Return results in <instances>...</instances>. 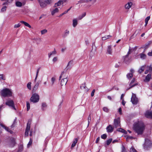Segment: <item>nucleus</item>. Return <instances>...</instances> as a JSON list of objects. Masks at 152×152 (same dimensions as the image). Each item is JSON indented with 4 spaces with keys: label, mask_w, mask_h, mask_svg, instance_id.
<instances>
[{
    "label": "nucleus",
    "mask_w": 152,
    "mask_h": 152,
    "mask_svg": "<svg viewBox=\"0 0 152 152\" xmlns=\"http://www.w3.org/2000/svg\"><path fill=\"white\" fill-rule=\"evenodd\" d=\"M133 129L137 134H142L145 129V125L142 121H138L134 125Z\"/></svg>",
    "instance_id": "f257e3e1"
},
{
    "label": "nucleus",
    "mask_w": 152,
    "mask_h": 152,
    "mask_svg": "<svg viewBox=\"0 0 152 152\" xmlns=\"http://www.w3.org/2000/svg\"><path fill=\"white\" fill-rule=\"evenodd\" d=\"M1 96L3 97H8L11 96L12 93L9 89L6 88L1 91Z\"/></svg>",
    "instance_id": "f03ea898"
},
{
    "label": "nucleus",
    "mask_w": 152,
    "mask_h": 152,
    "mask_svg": "<svg viewBox=\"0 0 152 152\" xmlns=\"http://www.w3.org/2000/svg\"><path fill=\"white\" fill-rule=\"evenodd\" d=\"M39 99V95L36 93H34L32 94L30 100L31 102L33 103L38 102Z\"/></svg>",
    "instance_id": "7ed1b4c3"
},
{
    "label": "nucleus",
    "mask_w": 152,
    "mask_h": 152,
    "mask_svg": "<svg viewBox=\"0 0 152 152\" xmlns=\"http://www.w3.org/2000/svg\"><path fill=\"white\" fill-rule=\"evenodd\" d=\"M151 146V141L148 139H146L145 140V143L143 145L144 148L146 150H148L150 148Z\"/></svg>",
    "instance_id": "20e7f679"
},
{
    "label": "nucleus",
    "mask_w": 152,
    "mask_h": 152,
    "mask_svg": "<svg viewBox=\"0 0 152 152\" xmlns=\"http://www.w3.org/2000/svg\"><path fill=\"white\" fill-rule=\"evenodd\" d=\"M113 125L114 127L115 128L121 126L120 118H118L114 119Z\"/></svg>",
    "instance_id": "39448f33"
},
{
    "label": "nucleus",
    "mask_w": 152,
    "mask_h": 152,
    "mask_svg": "<svg viewBox=\"0 0 152 152\" xmlns=\"http://www.w3.org/2000/svg\"><path fill=\"white\" fill-rule=\"evenodd\" d=\"M16 143L15 140L13 138H11L9 140L8 144L10 147H13Z\"/></svg>",
    "instance_id": "423d86ee"
},
{
    "label": "nucleus",
    "mask_w": 152,
    "mask_h": 152,
    "mask_svg": "<svg viewBox=\"0 0 152 152\" xmlns=\"http://www.w3.org/2000/svg\"><path fill=\"white\" fill-rule=\"evenodd\" d=\"M131 101L133 104H137L138 102V99L135 94H132L131 99Z\"/></svg>",
    "instance_id": "0eeeda50"
},
{
    "label": "nucleus",
    "mask_w": 152,
    "mask_h": 152,
    "mask_svg": "<svg viewBox=\"0 0 152 152\" xmlns=\"http://www.w3.org/2000/svg\"><path fill=\"white\" fill-rule=\"evenodd\" d=\"M6 104L9 106L11 107L14 109L16 110L14 105V103L13 100H10L7 101L6 103Z\"/></svg>",
    "instance_id": "6e6552de"
},
{
    "label": "nucleus",
    "mask_w": 152,
    "mask_h": 152,
    "mask_svg": "<svg viewBox=\"0 0 152 152\" xmlns=\"http://www.w3.org/2000/svg\"><path fill=\"white\" fill-rule=\"evenodd\" d=\"M66 1V0H60L57 3L55 4L54 7H56L60 6L62 4L64 3Z\"/></svg>",
    "instance_id": "1a4fd4ad"
},
{
    "label": "nucleus",
    "mask_w": 152,
    "mask_h": 152,
    "mask_svg": "<svg viewBox=\"0 0 152 152\" xmlns=\"http://www.w3.org/2000/svg\"><path fill=\"white\" fill-rule=\"evenodd\" d=\"M131 51V49L130 48H129V51L127 53V54L125 56H124L123 57L124 61L126 63H127L128 62V60H127L126 59V58L128 57L129 56V54L130 53V52Z\"/></svg>",
    "instance_id": "9d476101"
},
{
    "label": "nucleus",
    "mask_w": 152,
    "mask_h": 152,
    "mask_svg": "<svg viewBox=\"0 0 152 152\" xmlns=\"http://www.w3.org/2000/svg\"><path fill=\"white\" fill-rule=\"evenodd\" d=\"M145 116L147 118H152V111H147L145 113Z\"/></svg>",
    "instance_id": "9b49d317"
},
{
    "label": "nucleus",
    "mask_w": 152,
    "mask_h": 152,
    "mask_svg": "<svg viewBox=\"0 0 152 152\" xmlns=\"http://www.w3.org/2000/svg\"><path fill=\"white\" fill-rule=\"evenodd\" d=\"M114 127H113L111 125H110L107 127V132H108L111 133L113 131Z\"/></svg>",
    "instance_id": "f8f14e48"
},
{
    "label": "nucleus",
    "mask_w": 152,
    "mask_h": 152,
    "mask_svg": "<svg viewBox=\"0 0 152 152\" xmlns=\"http://www.w3.org/2000/svg\"><path fill=\"white\" fill-rule=\"evenodd\" d=\"M30 129V127L29 126V124H28L26 126V131L25 133V136H28V132L29 131Z\"/></svg>",
    "instance_id": "ddd939ff"
},
{
    "label": "nucleus",
    "mask_w": 152,
    "mask_h": 152,
    "mask_svg": "<svg viewBox=\"0 0 152 152\" xmlns=\"http://www.w3.org/2000/svg\"><path fill=\"white\" fill-rule=\"evenodd\" d=\"M68 81V79L67 77L62 79L61 81V86L65 85L66 84L67 82Z\"/></svg>",
    "instance_id": "4468645a"
},
{
    "label": "nucleus",
    "mask_w": 152,
    "mask_h": 152,
    "mask_svg": "<svg viewBox=\"0 0 152 152\" xmlns=\"http://www.w3.org/2000/svg\"><path fill=\"white\" fill-rule=\"evenodd\" d=\"M151 74H148L145 77V79L144 80V82H149L151 78Z\"/></svg>",
    "instance_id": "2eb2a0df"
},
{
    "label": "nucleus",
    "mask_w": 152,
    "mask_h": 152,
    "mask_svg": "<svg viewBox=\"0 0 152 152\" xmlns=\"http://www.w3.org/2000/svg\"><path fill=\"white\" fill-rule=\"evenodd\" d=\"M0 125L1 126L4 128L7 131L10 132L11 134H12V133L13 132L10 130L8 127L2 124H1Z\"/></svg>",
    "instance_id": "dca6fc26"
},
{
    "label": "nucleus",
    "mask_w": 152,
    "mask_h": 152,
    "mask_svg": "<svg viewBox=\"0 0 152 152\" xmlns=\"http://www.w3.org/2000/svg\"><path fill=\"white\" fill-rule=\"evenodd\" d=\"M112 52V49L111 48V46L110 45L108 46L107 49V53L109 54H111Z\"/></svg>",
    "instance_id": "f3484780"
},
{
    "label": "nucleus",
    "mask_w": 152,
    "mask_h": 152,
    "mask_svg": "<svg viewBox=\"0 0 152 152\" xmlns=\"http://www.w3.org/2000/svg\"><path fill=\"white\" fill-rule=\"evenodd\" d=\"M135 80L134 78H133L132 80L131 81L130 84V86H131L128 89H129L137 85V84H135L133 85H132V84L135 81Z\"/></svg>",
    "instance_id": "a211bd4d"
},
{
    "label": "nucleus",
    "mask_w": 152,
    "mask_h": 152,
    "mask_svg": "<svg viewBox=\"0 0 152 152\" xmlns=\"http://www.w3.org/2000/svg\"><path fill=\"white\" fill-rule=\"evenodd\" d=\"M44 0H41L40 1H39L40 6L42 8H44L46 6V4L44 2Z\"/></svg>",
    "instance_id": "6ab92c4d"
},
{
    "label": "nucleus",
    "mask_w": 152,
    "mask_h": 152,
    "mask_svg": "<svg viewBox=\"0 0 152 152\" xmlns=\"http://www.w3.org/2000/svg\"><path fill=\"white\" fill-rule=\"evenodd\" d=\"M78 141V139L77 138H75V140L73 142L72 144V145L71 146V148L72 149L74 147L76 143Z\"/></svg>",
    "instance_id": "aec40b11"
},
{
    "label": "nucleus",
    "mask_w": 152,
    "mask_h": 152,
    "mask_svg": "<svg viewBox=\"0 0 152 152\" xmlns=\"http://www.w3.org/2000/svg\"><path fill=\"white\" fill-rule=\"evenodd\" d=\"M56 51L55 50V49L54 48V51L50 52V53H49L48 54V57L49 58H50L51 56L52 55H54L56 54Z\"/></svg>",
    "instance_id": "412c9836"
},
{
    "label": "nucleus",
    "mask_w": 152,
    "mask_h": 152,
    "mask_svg": "<svg viewBox=\"0 0 152 152\" xmlns=\"http://www.w3.org/2000/svg\"><path fill=\"white\" fill-rule=\"evenodd\" d=\"M132 3L131 2H128L125 6V8L126 9H129L131 7Z\"/></svg>",
    "instance_id": "4be33fe9"
},
{
    "label": "nucleus",
    "mask_w": 152,
    "mask_h": 152,
    "mask_svg": "<svg viewBox=\"0 0 152 152\" xmlns=\"http://www.w3.org/2000/svg\"><path fill=\"white\" fill-rule=\"evenodd\" d=\"M77 24V21L76 19H74L73 20V26L74 27H75Z\"/></svg>",
    "instance_id": "5701e85b"
},
{
    "label": "nucleus",
    "mask_w": 152,
    "mask_h": 152,
    "mask_svg": "<svg viewBox=\"0 0 152 152\" xmlns=\"http://www.w3.org/2000/svg\"><path fill=\"white\" fill-rule=\"evenodd\" d=\"M47 107V105L45 103L43 102L42 103V108L43 111L45 110Z\"/></svg>",
    "instance_id": "b1692460"
},
{
    "label": "nucleus",
    "mask_w": 152,
    "mask_h": 152,
    "mask_svg": "<svg viewBox=\"0 0 152 152\" xmlns=\"http://www.w3.org/2000/svg\"><path fill=\"white\" fill-rule=\"evenodd\" d=\"M20 22L23 24L25 26H27L30 28H31V26L28 23L23 21H21Z\"/></svg>",
    "instance_id": "393cba45"
},
{
    "label": "nucleus",
    "mask_w": 152,
    "mask_h": 152,
    "mask_svg": "<svg viewBox=\"0 0 152 152\" xmlns=\"http://www.w3.org/2000/svg\"><path fill=\"white\" fill-rule=\"evenodd\" d=\"M58 11L59 10L58 8H56L51 12L52 15H53L55 13L58 12Z\"/></svg>",
    "instance_id": "a878e982"
},
{
    "label": "nucleus",
    "mask_w": 152,
    "mask_h": 152,
    "mask_svg": "<svg viewBox=\"0 0 152 152\" xmlns=\"http://www.w3.org/2000/svg\"><path fill=\"white\" fill-rule=\"evenodd\" d=\"M69 31L67 30H66L64 34L63 35V37L64 38L66 37L69 34Z\"/></svg>",
    "instance_id": "bb28decb"
},
{
    "label": "nucleus",
    "mask_w": 152,
    "mask_h": 152,
    "mask_svg": "<svg viewBox=\"0 0 152 152\" xmlns=\"http://www.w3.org/2000/svg\"><path fill=\"white\" fill-rule=\"evenodd\" d=\"M112 36L110 35L105 36L104 37H102V39L103 40H106V39H108L111 37Z\"/></svg>",
    "instance_id": "cd10ccee"
},
{
    "label": "nucleus",
    "mask_w": 152,
    "mask_h": 152,
    "mask_svg": "<svg viewBox=\"0 0 152 152\" xmlns=\"http://www.w3.org/2000/svg\"><path fill=\"white\" fill-rule=\"evenodd\" d=\"M86 15V13L85 12L83 13L81 15H80L78 17V19L79 20H81L84 17H85Z\"/></svg>",
    "instance_id": "c85d7f7f"
},
{
    "label": "nucleus",
    "mask_w": 152,
    "mask_h": 152,
    "mask_svg": "<svg viewBox=\"0 0 152 152\" xmlns=\"http://www.w3.org/2000/svg\"><path fill=\"white\" fill-rule=\"evenodd\" d=\"M144 66H142L141 67L140 69L139 70L138 72L139 73H141L144 70Z\"/></svg>",
    "instance_id": "c756f323"
},
{
    "label": "nucleus",
    "mask_w": 152,
    "mask_h": 152,
    "mask_svg": "<svg viewBox=\"0 0 152 152\" xmlns=\"http://www.w3.org/2000/svg\"><path fill=\"white\" fill-rule=\"evenodd\" d=\"M150 16H148L145 19V26H146L147 24H148V20H149V19H150Z\"/></svg>",
    "instance_id": "7c9ffc66"
},
{
    "label": "nucleus",
    "mask_w": 152,
    "mask_h": 152,
    "mask_svg": "<svg viewBox=\"0 0 152 152\" xmlns=\"http://www.w3.org/2000/svg\"><path fill=\"white\" fill-rule=\"evenodd\" d=\"M15 4L17 7H20L22 6V3L19 1H17L16 2Z\"/></svg>",
    "instance_id": "2f4dec72"
},
{
    "label": "nucleus",
    "mask_w": 152,
    "mask_h": 152,
    "mask_svg": "<svg viewBox=\"0 0 152 152\" xmlns=\"http://www.w3.org/2000/svg\"><path fill=\"white\" fill-rule=\"evenodd\" d=\"M112 141V138H110L108 139L106 141V144L107 145H109Z\"/></svg>",
    "instance_id": "473e14b6"
},
{
    "label": "nucleus",
    "mask_w": 152,
    "mask_h": 152,
    "mask_svg": "<svg viewBox=\"0 0 152 152\" xmlns=\"http://www.w3.org/2000/svg\"><path fill=\"white\" fill-rule=\"evenodd\" d=\"M117 131H119L120 132H121L122 133H127V132L126 131L124 130V129H117Z\"/></svg>",
    "instance_id": "72a5a7b5"
},
{
    "label": "nucleus",
    "mask_w": 152,
    "mask_h": 152,
    "mask_svg": "<svg viewBox=\"0 0 152 152\" xmlns=\"http://www.w3.org/2000/svg\"><path fill=\"white\" fill-rule=\"evenodd\" d=\"M38 86H36V85H35L34 86L32 90L33 92H35L36 91L37 89L38 88Z\"/></svg>",
    "instance_id": "f704fd0d"
},
{
    "label": "nucleus",
    "mask_w": 152,
    "mask_h": 152,
    "mask_svg": "<svg viewBox=\"0 0 152 152\" xmlns=\"http://www.w3.org/2000/svg\"><path fill=\"white\" fill-rule=\"evenodd\" d=\"M127 77L129 79H130L132 78L133 77V75L132 73H129L128 74L126 75Z\"/></svg>",
    "instance_id": "c9c22d12"
},
{
    "label": "nucleus",
    "mask_w": 152,
    "mask_h": 152,
    "mask_svg": "<svg viewBox=\"0 0 152 152\" xmlns=\"http://www.w3.org/2000/svg\"><path fill=\"white\" fill-rule=\"evenodd\" d=\"M31 82H29V83H28L27 85V87L30 90H31Z\"/></svg>",
    "instance_id": "e433bc0d"
},
{
    "label": "nucleus",
    "mask_w": 152,
    "mask_h": 152,
    "mask_svg": "<svg viewBox=\"0 0 152 152\" xmlns=\"http://www.w3.org/2000/svg\"><path fill=\"white\" fill-rule=\"evenodd\" d=\"M103 110L107 113H108L109 111V109L106 107H104L103 108Z\"/></svg>",
    "instance_id": "4c0bfd02"
},
{
    "label": "nucleus",
    "mask_w": 152,
    "mask_h": 152,
    "mask_svg": "<svg viewBox=\"0 0 152 152\" xmlns=\"http://www.w3.org/2000/svg\"><path fill=\"white\" fill-rule=\"evenodd\" d=\"M27 110L28 111L30 108V104L29 102H26Z\"/></svg>",
    "instance_id": "58836bf2"
},
{
    "label": "nucleus",
    "mask_w": 152,
    "mask_h": 152,
    "mask_svg": "<svg viewBox=\"0 0 152 152\" xmlns=\"http://www.w3.org/2000/svg\"><path fill=\"white\" fill-rule=\"evenodd\" d=\"M147 67L148 68V69L149 72H152V64H151L149 66H147Z\"/></svg>",
    "instance_id": "ea45409f"
},
{
    "label": "nucleus",
    "mask_w": 152,
    "mask_h": 152,
    "mask_svg": "<svg viewBox=\"0 0 152 152\" xmlns=\"http://www.w3.org/2000/svg\"><path fill=\"white\" fill-rule=\"evenodd\" d=\"M140 55L141 58L143 59L145 58L146 57V55L144 54L141 53Z\"/></svg>",
    "instance_id": "a19ab883"
},
{
    "label": "nucleus",
    "mask_w": 152,
    "mask_h": 152,
    "mask_svg": "<svg viewBox=\"0 0 152 152\" xmlns=\"http://www.w3.org/2000/svg\"><path fill=\"white\" fill-rule=\"evenodd\" d=\"M47 30L46 29H44L41 31L42 34H45L47 32Z\"/></svg>",
    "instance_id": "79ce46f5"
},
{
    "label": "nucleus",
    "mask_w": 152,
    "mask_h": 152,
    "mask_svg": "<svg viewBox=\"0 0 152 152\" xmlns=\"http://www.w3.org/2000/svg\"><path fill=\"white\" fill-rule=\"evenodd\" d=\"M32 142V140L31 138L30 139V141L28 144V147L31 145Z\"/></svg>",
    "instance_id": "37998d69"
},
{
    "label": "nucleus",
    "mask_w": 152,
    "mask_h": 152,
    "mask_svg": "<svg viewBox=\"0 0 152 152\" xmlns=\"http://www.w3.org/2000/svg\"><path fill=\"white\" fill-rule=\"evenodd\" d=\"M107 137V135L105 134H103V135H101V137L102 138L105 139Z\"/></svg>",
    "instance_id": "c03bdc74"
},
{
    "label": "nucleus",
    "mask_w": 152,
    "mask_h": 152,
    "mask_svg": "<svg viewBox=\"0 0 152 152\" xmlns=\"http://www.w3.org/2000/svg\"><path fill=\"white\" fill-rule=\"evenodd\" d=\"M56 80V79L54 77H52L51 79V82H52V86H53Z\"/></svg>",
    "instance_id": "a18cd8bd"
},
{
    "label": "nucleus",
    "mask_w": 152,
    "mask_h": 152,
    "mask_svg": "<svg viewBox=\"0 0 152 152\" xmlns=\"http://www.w3.org/2000/svg\"><path fill=\"white\" fill-rule=\"evenodd\" d=\"M130 151V152H137L136 150L132 147L131 148Z\"/></svg>",
    "instance_id": "49530a36"
},
{
    "label": "nucleus",
    "mask_w": 152,
    "mask_h": 152,
    "mask_svg": "<svg viewBox=\"0 0 152 152\" xmlns=\"http://www.w3.org/2000/svg\"><path fill=\"white\" fill-rule=\"evenodd\" d=\"M1 79H2L4 80H5V77L3 75H0V80H1Z\"/></svg>",
    "instance_id": "de8ad7c7"
},
{
    "label": "nucleus",
    "mask_w": 152,
    "mask_h": 152,
    "mask_svg": "<svg viewBox=\"0 0 152 152\" xmlns=\"http://www.w3.org/2000/svg\"><path fill=\"white\" fill-rule=\"evenodd\" d=\"M86 83H84V86H83V87L82 86H80V88L82 89V88H84L86 90V91H88V89L87 88V87L85 86Z\"/></svg>",
    "instance_id": "09e8293b"
},
{
    "label": "nucleus",
    "mask_w": 152,
    "mask_h": 152,
    "mask_svg": "<svg viewBox=\"0 0 152 152\" xmlns=\"http://www.w3.org/2000/svg\"><path fill=\"white\" fill-rule=\"evenodd\" d=\"M91 121V117L90 115V114L88 117V126H89V124Z\"/></svg>",
    "instance_id": "8fccbe9b"
},
{
    "label": "nucleus",
    "mask_w": 152,
    "mask_h": 152,
    "mask_svg": "<svg viewBox=\"0 0 152 152\" xmlns=\"http://www.w3.org/2000/svg\"><path fill=\"white\" fill-rule=\"evenodd\" d=\"M45 2L48 4H50L52 1V0H44Z\"/></svg>",
    "instance_id": "3c124183"
},
{
    "label": "nucleus",
    "mask_w": 152,
    "mask_h": 152,
    "mask_svg": "<svg viewBox=\"0 0 152 152\" xmlns=\"http://www.w3.org/2000/svg\"><path fill=\"white\" fill-rule=\"evenodd\" d=\"M73 61L72 60H71L68 63V65L67 66L66 68H67L68 66H69L70 64H72L73 63Z\"/></svg>",
    "instance_id": "603ef678"
},
{
    "label": "nucleus",
    "mask_w": 152,
    "mask_h": 152,
    "mask_svg": "<svg viewBox=\"0 0 152 152\" xmlns=\"http://www.w3.org/2000/svg\"><path fill=\"white\" fill-rule=\"evenodd\" d=\"M7 7L6 6H3L1 9V11L2 12H4L6 11Z\"/></svg>",
    "instance_id": "864d4df0"
},
{
    "label": "nucleus",
    "mask_w": 152,
    "mask_h": 152,
    "mask_svg": "<svg viewBox=\"0 0 152 152\" xmlns=\"http://www.w3.org/2000/svg\"><path fill=\"white\" fill-rule=\"evenodd\" d=\"M20 24L19 23L18 24H15L14 25V27L15 28H17L20 27Z\"/></svg>",
    "instance_id": "5fc2aeb1"
},
{
    "label": "nucleus",
    "mask_w": 152,
    "mask_h": 152,
    "mask_svg": "<svg viewBox=\"0 0 152 152\" xmlns=\"http://www.w3.org/2000/svg\"><path fill=\"white\" fill-rule=\"evenodd\" d=\"M122 152H126V150L125 147L124 145L122 146Z\"/></svg>",
    "instance_id": "6e6d98bb"
},
{
    "label": "nucleus",
    "mask_w": 152,
    "mask_h": 152,
    "mask_svg": "<svg viewBox=\"0 0 152 152\" xmlns=\"http://www.w3.org/2000/svg\"><path fill=\"white\" fill-rule=\"evenodd\" d=\"M67 13V11H65L64 12L62 13L61 14H60V15L59 16V17H61V16H62L63 15L66 13Z\"/></svg>",
    "instance_id": "4d7b16f0"
},
{
    "label": "nucleus",
    "mask_w": 152,
    "mask_h": 152,
    "mask_svg": "<svg viewBox=\"0 0 152 152\" xmlns=\"http://www.w3.org/2000/svg\"><path fill=\"white\" fill-rule=\"evenodd\" d=\"M95 92V89H93L92 92H91V96H94V93Z\"/></svg>",
    "instance_id": "13d9d810"
},
{
    "label": "nucleus",
    "mask_w": 152,
    "mask_h": 152,
    "mask_svg": "<svg viewBox=\"0 0 152 152\" xmlns=\"http://www.w3.org/2000/svg\"><path fill=\"white\" fill-rule=\"evenodd\" d=\"M64 71L62 72H61V75H60L59 77V80H60L61 79V77H62V75L64 74Z\"/></svg>",
    "instance_id": "bf43d9fd"
},
{
    "label": "nucleus",
    "mask_w": 152,
    "mask_h": 152,
    "mask_svg": "<svg viewBox=\"0 0 152 152\" xmlns=\"http://www.w3.org/2000/svg\"><path fill=\"white\" fill-rule=\"evenodd\" d=\"M57 60V57H55L53 59V61L54 62H56Z\"/></svg>",
    "instance_id": "052dcab7"
},
{
    "label": "nucleus",
    "mask_w": 152,
    "mask_h": 152,
    "mask_svg": "<svg viewBox=\"0 0 152 152\" xmlns=\"http://www.w3.org/2000/svg\"><path fill=\"white\" fill-rule=\"evenodd\" d=\"M40 69V68H38L37 70V73H36V75H37V76H38V73H39V70Z\"/></svg>",
    "instance_id": "680f3d73"
},
{
    "label": "nucleus",
    "mask_w": 152,
    "mask_h": 152,
    "mask_svg": "<svg viewBox=\"0 0 152 152\" xmlns=\"http://www.w3.org/2000/svg\"><path fill=\"white\" fill-rule=\"evenodd\" d=\"M85 2V0H80L78 1V3H82Z\"/></svg>",
    "instance_id": "e2e57ef3"
},
{
    "label": "nucleus",
    "mask_w": 152,
    "mask_h": 152,
    "mask_svg": "<svg viewBox=\"0 0 152 152\" xmlns=\"http://www.w3.org/2000/svg\"><path fill=\"white\" fill-rule=\"evenodd\" d=\"M121 111H122V110H121V107L119 108L118 109V112L120 114H122Z\"/></svg>",
    "instance_id": "0e129e2a"
},
{
    "label": "nucleus",
    "mask_w": 152,
    "mask_h": 152,
    "mask_svg": "<svg viewBox=\"0 0 152 152\" xmlns=\"http://www.w3.org/2000/svg\"><path fill=\"white\" fill-rule=\"evenodd\" d=\"M126 102L124 101V99L122 100V104L123 105H125Z\"/></svg>",
    "instance_id": "69168bd1"
},
{
    "label": "nucleus",
    "mask_w": 152,
    "mask_h": 152,
    "mask_svg": "<svg viewBox=\"0 0 152 152\" xmlns=\"http://www.w3.org/2000/svg\"><path fill=\"white\" fill-rule=\"evenodd\" d=\"M41 83V81H38V82H37L36 83V84L35 85H36V86H39V85L40 84V83Z\"/></svg>",
    "instance_id": "338daca9"
},
{
    "label": "nucleus",
    "mask_w": 152,
    "mask_h": 152,
    "mask_svg": "<svg viewBox=\"0 0 152 152\" xmlns=\"http://www.w3.org/2000/svg\"><path fill=\"white\" fill-rule=\"evenodd\" d=\"M97 0H92L91 1V4H94L96 2Z\"/></svg>",
    "instance_id": "774afa93"
}]
</instances>
